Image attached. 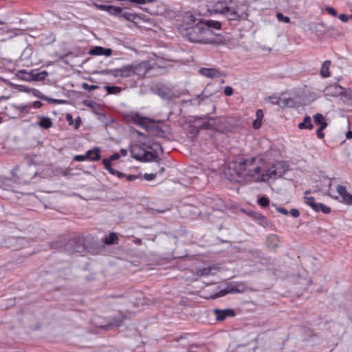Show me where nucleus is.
Masks as SVG:
<instances>
[{
  "label": "nucleus",
  "mask_w": 352,
  "mask_h": 352,
  "mask_svg": "<svg viewBox=\"0 0 352 352\" xmlns=\"http://www.w3.org/2000/svg\"><path fill=\"white\" fill-rule=\"evenodd\" d=\"M180 32L191 42L203 44L213 43V40L208 38L212 31L204 26L203 19H197L191 14L185 16L184 25L180 28Z\"/></svg>",
  "instance_id": "obj_1"
},
{
  "label": "nucleus",
  "mask_w": 352,
  "mask_h": 352,
  "mask_svg": "<svg viewBox=\"0 0 352 352\" xmlns=\"http://www.w3.org/2000/svg\"><path fill=\"white\" fill-rule=\"evenodd\" d=\"M256 159H241L234 162V170L241 178L252 179L260 174L261 166L256 164Z\"/></svg>",
  "instance_id": "obj_2"
},
{
  "label": "nucleus",
  "mask_w": 352,
  "mask_h": 352,
  "mask_svg": "<svg viewBox=\"0 0 352 352\" xmlns=\"http://www.w3.org/2000/svg\"><path fill=\"white\" fill-rule=\"evenodd\" d=\"M12 172L23 182L28 183L37 175L38 170L33 157L25 155L24 161L20 165L16 166Z\"/></svg>",
  "instance_id": "obj_3"
},
{
  "label": "nucleus",
  "mask_w": 352,
  "mask_h": 352,
  "mask_svg": "<svg viewBox=\"0 0 352 352\" xmlns=\"http://www.w3.org/2000/svg\"><path fill=\"white\" fill-rule=\"evenodd\" d=\"M248 6L245 3L236 4L232 0H230L225 12L223 14L229 21H241L247 19Z\"/></svg>",
  "instance_id": "obj_4"
},
{
  "label": "nucleus",
  "mask_w": 352,
  "mask_h": 352,
  "mask_svg": "<svg viewBox=\"0 0 352 352\" xmlns=\"http://www.w3.org/2000/svg\"><path fill=\"white\" fill-rule=\"evenodd\" d=\"M56 245L60 248V252L71 255L74 253H82L85 250V239L80 236L70 239L67 242H56Z\"/></svg>",
  "instance_id": "obj_5"
},
{
  "label": "nucleus",
  "mask_w": 352,
  "mask_h": 352,
  "mask_svg": "<svg viewBox=\"0 0 352 352\" xmlns=\"http://www.w3.org/2000/svg\"><path fill=\"white\" fill-rule=\"evenodd\" d=\"M288 170V166L285 162L281 161L275 163L270 167L266 174L261 176V181H267L270 178L277 179L281 177Z\"/></svg>",
  "instance_id": "obj_6"
},
{
  "label": "nucleus",
  "mask_w": 352,
  "mask_h": 352,
  "mask_svg": "<svg viewBox=\"0 0 352 352\" xmlns=\"http://www.w3.org/2000/svg\"><path fill=\"white\" fill-rule=\"evenodd\" d=\"M166 129L167 126L165 124L160 125L159 122L151 120L146 130L148 132L149 135L152 136L166 138L168 136Z\"/></svg>",
  "instance_id": "obj_7"
},
{
  "label": "nucleus",
  "mask_w": 352,
  "mask_h": 352,
  "mask_svg": "<svg viewBox=\"0 0 352 352\" xmlns=\"http://www.w3.org/2000/svg\"><path fill=\"white\" fill-rule=\"evenodd\" d=\"M245 286L243 283H230L223 289L220 290L218 293L211 296V298L214 299L223 296L228 294L243 293L245 290Z\"/></svg>",
  "instance_id": "obj_8"
},
{
  "label": "nucleus",
  "mask_w": 352,
  "mask_h": 352,
  "mask_svg": "<svg viewBox=\"0 0 352 352\" xmlns=\"http://www.w3.org/2000/svg\"><path fill=\"white\" fill-rule=\"evenodd\" d=\"M304 200L305 203L316 212H322L324 214H329L331 211L329 206L322 203L316 202L313 197H305Z\"/></svg>",
  "instance_id": "obj_9"
},
{
  "label": "nucleus",
  "mask_w": 352,
  "mask_h": 352,
  "mask_svg": "<svg viewBox=\"0 0 352 352\" xmlns=\"http://www.w3.org/2000/svg\"><path fill=\"white\" fill-rule=\"evenodd\" d=\"M107 73L115 77L127 78L134 75L133 65H127L121 68L111 69Z\"/></svg>",
  "instance_id": "obj_10"
},
{
  "label": "nucleus",
  "mask_w": 352,
  "mask_h": 352,
  "mask_svg": "<svg viewBox=\"0 0 352 352\" xmlns=\"http://www.w3.org/2000/svg\"><path fill=\"white\" fill-rule=\"evenodd\" d=\"M157 94L160 97L165 100H172L179 98L180 93L179 91L174 90L173 88L162 85L157 89Z\"/></svg>",
  "instance_id": "obj_11"
},
{
  "label": "nucleus",
  "mask_w": 352,
  "mask_h": 352,
  "mask_svg": "<svg viewBox=\"0 0 352 352\" xmlns=\"http://www.w3.org/2000/svg\"><path fill=\"white\" fill-rule=\"evenodd\" d=\"M131 157L136 160L142 162H150V161H158L159 157L153 152L144 151V154L142 155H138L135 153L134 150H131Z\"/></svg>",
  "instance_id": "obj_12"
},
{
  "label": "nucleus",
  "mask_w": 352,
  "mask_h": 352,
  "mask_svg": "<svg viewBox=\"0 0 352 352\" xmlns=\"http://www.w3.org/2000/svg\"><path fill=\"white\" fill-rule=\"evenodd\" d=\"M128 120L133 122L134 124L142 126L144 129H146L150 122L151 121V119L146 117L141 116L138 113L129 116Z\"/></svg>",
  "instance_id": "obj_13"
},
{
  "label": "nucleus",
  "mask_w": 352,
  "mask_h": 352,
  "mask_svg": "<svg viewBox=\"0 0 352 352\" xmlns=\"http://www.w3.org/2000/svg\"><path fill=\"white\" fill-rule=\"evenodd\" d=\"M216 320L218 321H223L227 317H233L235 316V311L232 309H215L213 310Z\"/></svg>",
  "instance_id": "obj_14"
},
{
  "label": "nucleus",
  "mask_w": 352,
  "mask_h": 352,
  "mask_svg": "<svg viewBox=\"0 0 352 352\" xmlns=\"http://www.w3.org/2000/svg\"><path fill=\"white\" fill-rule=\"evenodd\" d=\"M151 69V64L148 61H142L139 64L133 65L134 75L144 76Z\"/></svg>",
  "instance_id": "obj_15"
},
{
  "label": "nucleus",
  "mask_w": 352,
  "mask_h": 352,
  "mask_svg": "<svg viewBox=\"0 0 352 352\" xmlns=\"http://www.w3.org/2000/svg\"><path fill=\"white\" fill-rule=\"evenodd\" d=\"M338 193L342 199V202L347 204H352V195L347 192L346 187L338 185L336 187Z\"/></svg>",
  "instance_id": "obj_16"
},
{
  "label": "nucleus",
  "mask_w": 352,
  "mask_h": 352,
  "mask_svg": "<svg viewBox=\"0 0 352 352\" xmlns=\"http://www.w3.org/2000/svg\"><path fill=\"white\" fill-rule=\"evenodd\" d=\"M98 8L101 10H104L107 12L109 14L117 16L120 17V15L122 14V9L120 7H117L115 6H107V5H100Z\"/></svg>",
  "instance_id": "obj_17"
},
{
  "label": "nucleus",
  "mask_w": 352,
  "mask_h": 352,
  "mask_svg": "<svg viewBox=\"0 0 352 352\" xmlns=\"http://www.w3.org/2000/svg\"><path fill=\"white\" fill-rule=\"evenodd\" d=\"M199 73L210 78H217L221 76V72L214 68H201Z\"/></svg>",
  "instance_id": "obj_18"
},
{
  "label": "nucleus",
  "mask_w": 352,
  "mask_h": 352,
  "mask_svg": "<svg viewBox=\"0 0 352 352\" xmlns=\"http://www.w3.org/2000/svg\"><path fill=\"white\" fill-rule=\"evenodd\" d=\"M228 3V2L226 1H217L215 3H214L212 8L211 10H209V11L211 13L221 14L223 15Z\"/></svg>",
  "instance_id": "obj_19"
},
{
  "label": "nucleus",
  "mask_w": 352,
  "mask_h": 352,
  "mask_svg": "<svg viewBox=\"0 0 352 352\" xmlns=\"http://www.w3.org/2000/svg\"><path fill=\"white\" fill-rule=\"evenodd\" d=\"M86 159L90 161H98L100 159V148L95 147L93 149L88 150L85 153Z\"/></svg>",
  "instance_id": "obj_20"
},
{
  "label": "nucleus",
  "mask_w": 352,
  "mask_h": 352,
  "mask_svg": "<svg viewBox=\"0 0 352 352\" xmlns=\"http://www.w3.org/2000/svg\"><path fill=\"white\" fill-rule=\"evenodd\" d=\"M142 144L146 148L152 150L155 153H157L158 150H160L161 153H163L162 144L158 142L148 140V142H143Z\"/></svg>",
  "instance_id": "obj_21"
},
{
  "label": "nucleus",
  "mask_w": 352,
  "mask_h": 352,
  "mask_svg": "<svg viewBox=\"0 0 352 352\" xmlns=\"http://www.w3.org/2000/svg\"><path fill=\"white\" fill-rule=\"evenodd\" d=\"M38 118L40 120L38 122L37 124L44 129H48L52 127V120L46 116H38Z\"/></svg>",
  "instance_id": "obj_22"
},
{
  "label": "nucleus",
  "mask_w": 352,
  "mask_h": 352,
  "mask_svg": "<svg viewBox=\"0 0 352 352\" xmlns=\"http://www.w3.org/2000/svg\"><path fill=\"white\" fill-rule=\"evenodd\" d=\"M120 18H123L129 21L136 23L138 19H140V16L135 13L126 12L122 9V14Z\"/></svg>",
  "instance_id": "obj_23"
},
{
  "label": "nucleus",
  "mask_w": 352,
  "mask_h": 352,
  "mask_svg": "<svg viewBox=\"0 0 352 352\" xmlns=\"http://www.w3.org/2000/svg\"><path fill=\"white\" fill-rule=\"evenodd\" d=\"M300 129H312L314 127L311 123V119L309 116H305L302 122L298 124V126Z\"/></svg>",
  "instance_id": "obj_24"
},
{
  "label": "nucleus",
  "mask_w": 352,
  "mask_h": 352,
  "mask_svg": "<svg viewBox=\"0 0 352 352\" xmlns=\"http://www.w3.org/2000/svg\"><path fill=\"white\" fill-rule=\"evenodd\" d=\"M267 245L270 249H275L279 245L278 239L276 235H272L267 239Z\"/></svg>",
  "instance_id": "obj_25"
},
{
  "label": "nucleus",
  "mask_w": 352,
  "mask_h": 352,
  "mask_svg": "<svg viewBox=\"0 0 352 352\" xmlns=\"http://www.w3.org/2000/svg\"><path fill=\"white\" fill-rule=\"evenodd\" d=\"M203 23L204 24V26L209 30L211 28L219 30L221 26L220 22L212 20H203Z\"/></svg>",
  "instance_id": "obj_26"
},
{
  "label": "nucleus",
  "mask_w": 352,
  "mask_h": 352,
  "mask_svg": "<svg viewBox=\"0 0 352 352\" xmlns=\"http://www.w3.org/2000/svg\"><path fill=\"white\" fill-rule=\"evenodd\" d=\"M209 96L205 94L204 91H203L200 94L197 95L195 98H193L190 100H189L190 104L195 105V104H200L202 100H204L205 99H208Z\"/></svg>",
  "instance_id": "obj_27"
},
{
  "label": "nucleus",
  "mask_w": 352,
  "mask_h": 352,
  "mask_svg": "<svg viewBox=\"0 0 352 352\" xmlns=\"http://www.w3.org/2000/svg\"><path fill=\"white\" fill-rule=\"evenodd\" d=\"M16 76L19 79L25 81L32 80V71L30 72H26L25 70H20L18 72Z\"/></svg>",
  "instance_id": "obj_28"
},
{
  "label": "nucleus",
  "mask_w": 352,
  "mask_h": 352,
  "mask_svg": "<svg viewBox=\"0 0 352 352\" xmlns=\"http://www.w3.org/2000/svg\"><path fill=\"white\" fill-rule=\"evenodd\" d=\"M118 238L116 233H115V232L109 233V236H106L104 239V243L106 245H112V244L118 243Z\"/></svg>",
  "instance_id": "obj_29"
},
{
  "label": "nucleus",
  "mask_w": 352,
  "mask_h": 352,
  "mask_svg": "<svg viewBox=\"0 0 352 352\" xmlns=\"http://www.w3.org/2000/svg\"><path fill=\"white\" fill-rule=\"evenodd\" d=\"M331 65L330 60H325L321 67L320 74L322 76L327 78L330 76L329 67Z\"/></svg>",
  "instance_id": "obj_30"
},
{
  "label": "nucleus",
  "mask_w": 352,
  "mask_h": 352,
  "mask_svg": "<svg viewBox=\"0 0 352 352\" xmlns=\"http://www.w3.org/2000/svg\"><path fill=\"white\" fill-rule=\"evenodd\" d=\"M48 76V73L46 71H42L41 72H34L32 71V80L41 81L46 78Z\"/></svg>",
  "instance_id": "obj_31"
},
{
  "label": "nucleus",
  "mask_w": 352,
  "mask_h": 352,
  "mask_svg": "<svg viewBox=\"0 0 352 352\" xmlns=\"http://www.w3.org/2000/svg\"><path fill=\"white\" fill-rule=\"evenodd\" d=\"M280 107H292L294 106V101L289 98H280Z\"/></svg>",
  "instance_id": "obj_32"
},
{
  "label": "nucleus",
  "mask_w": 352,
  "mask_h": 352,
  "mask_svg": "<svg viewBox=\"0 0 352 352\" xmlns=\"http://www.w3.org/2000/svg\"><path fill=\"white\" fill-rule=\"evenodd\" d=\"M103 47L101 46H95L89 50V54L92 56L103 55Z\"/></svg>",
  "instance_id": "obj_33"
},
{
  "label": "nucleus",
  "mask_w": 352,
  "mask_h": 352,
  "mask_svg": "<svg viewBox=\"0 0 352 352\" xmlns=\"http://www.w3.org/2000/svg\"><path fill=\"white\" fill-rule=\"evenodd\" d=\"M313 118L315 124L320 125V126H322L324 124H327L324 120V116L321 113H316V115L314 116Z\"/></svg>",
  "instance_id": "obj_34"
},
{
  "label": "nucleus",
  "mask_w": 352,
  "mask_h": 352,
  "mask_svg": "<svg viewBox=\"0 0 352 352\" xmlns=\"http://www.w3.org/2000/svg\"><path fill=\"white\" fill-rule=\"evenodd\" d=\"M104 89L107 90L109 94H118L120 93L121 88L116 86H104Z\"/></svg>",
  "instance_id": "obj_35"
},
{
  "label": "nucleus",
  "mask_w": 352,
  "mask_h": 352,
  "mask_svg": "<svg viewBox=\"0 0 352 352\" xmlns=\"http://www.w3.org/2000/svg\"><path fill=\"white\" fill-rule=\"evenodd\" d=\"M102 164L104 166V168L108 170L110 174H113L115 172V169L111 167V162L107 160V159H103Z\"/></svg>",
  "instance_id": "obj_36"
},
{
  "label": "nucleus",
  "mask_w": 352,
  "mask_h": 352,
  "mask_svg": "<svg viewBox=\"0 0 352 352\" xmlns=\"http://www.w3.org/2000/svg\"><path fill=\"white\" fill-rule=\"evenodd\" d=\"M212 267H205L201 270H199L197 272L198 275L200 276H207L211 274Z\"/></svg>",
  "instance_id": "obj_37"
},
{
  "label": "nucleus",
  "mask_w": 352,
  "mask_h": 352,
  "mask_svg": "<svg viewBox=\"0 0 352 352\" xmlns=\"http://www.w3.org/2000/svg\"><path fill=\"white\" fill-rule=\"evenodd\" d=\"M257 223L265 228L267 227L270 224L268 220L263 215H258Z\"/></svg>",
  "instance_id": "obj_38"
},
{
  "label": "nucleus",
  "mask_w": 352,
  "mask_h": 352,
  "mask_svg": "<svg viewBox=\"0 0 352 352\" xmlns=\"http://www.w3.org/2000/svg\"><path fill=\"white\" fill-rule=\"evenodd\" d=\"M276 18L278 21L283 22L285 23H289L290 22V19L288 16H284L282 13L278 12L276 14Z\"/></svg>",
  "instance_id": "obj_39"
},
{
  "label": "nucleus",
  "mask_w": 352,
  "mask_h": 352,
  "mask_svg": "<svg viewBox=\"0 0 352 352\" xmlns=\"http://www.w3.org/2000/svg\"><path fill=\"white\" fill-rule=\"evenodd\" d=\"M258 204L262 207H266L270 204V199L265 197L263 196L258 199Z\"/></svg>",
  "instance_id": "obj_40"
},
{
  "label": "nucleus",
  "mask_w": 352,
  "mask_h": 352,
  "mask_svg": "<svg viewBox=\"0 0 352 352\" xmlns=\"http://www.w3.org/2000/svg\"><path fill=\"white\" fill-rule=\"evenodd\" d=\"M31 93L36 97L45 100L47 99V96H44L41 92L36 89H32Z\"/></svg>",
  "instance_id": "obj_41"
},
{
  "label": "nucleus",
  "mask_w": 352,
  "mask_h": 352,
  "mask_svg": "<svg viewBox=\"0 0 352 352\" xmlns=\"http://www.w3.org/2000/svg\"><path fill=\"white\" fill-rule=\"evenodd\" d=\"M327 126V124H324L322 126H320L317 131L316 134L318 138L322 139L324 137V134L323 133L322 131Z\"/></svg>",
  "instance_id": "obj_42"
},
{
  "label": "nucleus",
  "mask_w": 352,
  "mask_h": 352,
  "mask_svg": "<svg viewBox=\"0 0 352 352\" xmlns=\"http://www.w3.org/2000/svg\"><path fill=\"white\" fill-rule=\"evenodd\" d=\"M142 9L151 14H157V12L155 10L153 5L145 8H142Z\"/></svg>",
  "instance_id": "obj_43"
},
{
  "label": "nucleus",
  "mask_w": 352,
  "mask_h": 352,
  "mask_svg": "<svg viewBox=\"0 0 352 352\" xmlns=\"http://www.w3.org/2000/svg\"><path fill=\"white\" fill-rule=\"evenodd\" d=\"M82 87L85 89V90H88V91H92V90H94V89H96L98 88V86L97 85H89L88 83L87 82H84L82 83Z\"/></svg>",
  "instance_id": "obj_44"
},
{
  "label": "nucleus",
  "mask_w": 352,
  "mask_h": 352,
  "mask_svg": "<svg viewBox=\"0 0 352 352\" xmlns=\"http://www.w3.org/2000/svg\"><path fill=\"white\" fill-rule=\"evenodd\" d=\"M45 100L48 101L50 103L53 104H65L66 101L65 100H58V99H54L51 98L47 97V99H45Z\"/></svg>",
  "instance_id": "obj_45"
},
{
  "label": "nucleus",
  "mask_w": 352,
  "mask_h": 352,
  "mask_svg": "<svg viewBox=\"0 0 352 352\" xmlns=\"http://www.w3.org/2000/svg\"><path fill=\"white\" fill-rule=\"evenodd\" d=\"M131 3H138V4H146V3H153L155 2V0H130Z\"/></svg>",
  "instance_id": "obj_46"
},
{
  "label": "nucleus",
  "mask_w": 352,
  "mask_h": 352,
  "mask_svg": "<svg viewBox=\"0 0 352 352\" xmlns=\"http://www.w3.org/2000/svg\"><path fill=\"white\" fill-rule=\"evenodd\" d=\"M157 173H150V174L145 173L143 175V177H144V179H145L147 181H151V180H153L154 179H155V177H157Z\"/></svg>",
  "instance_id": "obj_47"
},
{
  "label": "nucleus",
  "mask_w": 352,
  "mask_h": 352,
  "mask_svg": "<svg viewBox=\"0 0 352 352\" xmlns=\"http://www.w3.org/2000/svg\"><path fill=\"white\" fill-rule=\"evenodd\" d=\"M12 181L9 179H4V181L2 183V186H3L5 190H10L11 186L10 185V183H11Z\"/></svg>",
  "instance_id": "obj_48"
},
{
  "label": "nucleus",
  "mask_w": 352,
  "mask_h": 352,
  "mask_svg": "<svg viewBox=\"0 0 352 352\" xmlns=\"http://www.w3.org/2000/svg\"><path fill=\"white\" fill-rule=\"evenodd\" d=\"M338 18L342 22H347L349 19H352V14L346 15L344 14H342L338 16Z\"/></svg>",
  "instance_id": "obj_49"
},
{
  "label": "nucleus",
  "mask_w": 352,
  "mask_h": 352,
  "mask_svg": "<svg viewBox=\"0 0 352 352\" xmlns=\"http://www.w3.org/2000/svg\"><path fill=\"white\" fill-rule=\"evenodd\" d=\"M126 179L129 182H132V181H134L138 178H142V176L140 175H126Z\"/></svg>",
  "instance_id": "obj_50"
},
{
  "label": "nucleus",
  "mask_w": 352,
  "mask_h": 352,
  "mask_svg": "<svg viewBox=\"0 0 352 352\" xmlns=\"http://www.w3.org/2000/svg\"><path fill=\"white\" fill-rule=\"evenodd\" d=\"M270 100L271 101V102L272 104H277L280 107V97H270Z\"/></svg>",
  "instance_id": "obj_51"
},
{
  "label": "nucleus",
  "mask_w": 352,
  "mask_h": 352,
  "mask_svg": "<svg viewBox=\"0 0 352 352\" xmlns=\"http://www.w3.org/2000/svg\"><path fill=\"white\" fill-rule=\"evenodd\" d=\"M224 94L228 96H232L233 94V89L230 86H226L224 89Z\"/></svg>",
  "instance_id": "obj_52"
},
{
  "label": "nucleus",
  "mask_w": 352,
  "mask_h": 352,
  "mask_svg": "<svg viewBox=\"0 0 352 352\" xmlns=\"http://www.w3.org/2000/svg\"><path fill=\"white\" fill-rule=\"evenodd\" d=\"M18 109L23 113H27L30 109V107L28 105H20L19 106Z\"/></svg>",
  "instance_id": "obj_53"
},
{
  "label": "nucleus",
  "mask_w": 352,
  "mask_h": 352,
  "mask_svg": "<svg viewBox=\"0 0 352 352\" xmlns=\"http://www.w3.org/2000/svg\"><path fill=\"white\" fill-rule=\"evenodd\" d=\"M120 156L118 153H115L113 155H111L109 158L107 159V160L111 162L112 161L118 160L120 158Z\"/></svg>",
  "instance_id": "obj_54"
},
{
  "label": "nucleus",
  "mask_w": 352,
  "mask_h": 352,
  "mask_svg": "<svg viewBox=\"0 0 352 352\" xmlns=\"http://www.w3.org/2000/svg\"><path fill=\"white\" fill-rule=\"evenodd\" d=\"M326 10H327V12L329 14H331L333 16H337V12H336V10L333 8H332V7H327L326 8Z\"/></svg>",
  "instance_id": "obj_55"
},
{
  "label": "nucleus",
  "mask_w": 352,
  "mask_h": 352,
  "mask_svg": "<svg viewBox=\"0 0 352 352\" xmlns=\"http://www.w3.org/2000/svg\"><path fill=\"white\" fill-rule=\"evenodd\" d=\"M74 160L76 162H82L86 160L85 155H77L74 157Z\"/></svg>",
  "instance_id": "obj_56"
},
{
  "label": "nucleus",
  "mask_w": 352,
  "mask_h": 352,
  "mask_svg": "<svg viewBox=\"0 0 352 352\" xmlns=\"http://www.w3.org/2000/svg\"><path fill=\"white\" fill-rule=\"evenodd\" d=\"M261 120H259V119H256L254 122H253V127L254 129H258L261 127Z\"/></svg>",
  "instance_id": "obj_57"
},
{
  "label": "nucleus",
  "mask_w": 352,
  "mask_h": 352,
  "mask_svg": "<svg viewBox=\"0 0 352 352\" xmlns=\"http://www.w3.org/2000/svg\"><path fill=\"white\" fill-rule=\"evenodd\" d=\"M276 209L278 212H279L280 213H281L284 215H287L289 214L288 210L287 209H285V208L276 207Z\"/></svg>",
  "instance_id": "obj_58"
},
{
  "label": "nucleus",
  "mask_w": 352,
  "mask_h": 352,
  "mask_svg": "<svg viewBox=\"0 0 352 352\" xmlns=\"http://www.w3.org/2000/svg\"><path fill=\"white\" fill-rule=\"evenodd\" d=\"M290 214H291V215H292L293 217H294V218H297V217H299V215H300V212H299V211H298L297 209H296V208H293V209H292V210H290Z\"/></svg>",
  "instance_id": "obj_59"
},
{
  "label": "nucleus",
  "mask_w": 352,
  "mask_h": 352,
  "mask_svg": "<svg viewBox=\"0 0 352 352\" xmlns=\"http://www.w3.org/2000/svg\"><path fill=\"white\" fill-rule=\"evenodd\" d=\"M103 55L105 56H110L112 54V50L110 48H104L103 47Z\"/></svg>",
  "instance_id": "obj_60"
},
{
  "label": "nucleus",
  "mask_w": 352,
  "mask_h": 352,
  "mask_svg": "<svg viewBox=\"0 0 352 352\" xmlns=\"http://www.w3.org/2000/svg\"><path fill=\"white\" fill-rule=\"evenodd\" d=\"M113 175H116L118 178L121 179V178H123L124 177H126V175L124 173H122L120 171H118L117 170H115V172L113 174H112Z\"/></svg>",
  "instance_id": "obj_61"
},
{
  "label": "nucleus",
  "mask_w": 352,
  "mask_h": 352,
  "mask_svg": "<svg viewBox=\"0 0 352 352\" xmlns=\"http://www.w3.org/2000/svg\"><path fill=\"white\" fill-rule=\"evenodd\" d=\"M256 119H259L261 120L263 117V111L261 109H258L256 111Z\"/></svg>",
  "instance_id": "obj_62"
},
{
  "label": "nucleus",
  "mask_w": 352,
  "mask_h": 352,
  "mask_svg": "<svg viewBox=\"0 0 352 352\" xmlns=\"http://www.w3.org/2000/svg\"><path fill=\"white\" fill-rule=\"evenodd\" d=\"M43 105L42 102L40 101H35L33 102L32 107L35 109H38L41 107Z\"/></svg>",
  "instance_id": "obj_63"
},
{
  "label": "nucleus",
  "mask_w": 352,
  "mask_h": 352,
  "mask_svg": "<svg viewBox=\"0 0 352 352\" xmlns=\"http://www.w3.org/2000/svg\"><path fill=\"white\" fill-rule=\"evenodd\" d=\"M66 120L69 122V125L73 124V118L71 114L68 113L66 115Z\"/></svg>",
  "instance_id": "obj_64"
}]
</instances>
